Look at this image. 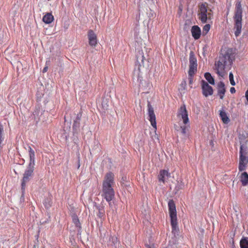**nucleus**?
I'll return each instance as SVG.
<instances>
[{
    "label": "nucleus",
    "instance_id": "obj_7",
    "mask_svg": "<svg viewBox=\"0 0 248 248\" xmlns=\"http://www.w3.org/2000/svg\"><path fill=\"white\" fill-rule=\"evenodd\" d=\"M177 116L178 118L182 120L184 124H189V121L188 117V112L185 104L181 106L178 109Z\"/></svg>",
    "mask_w": 248,
    "mask_h": 248
},
{
    "label": "nucleus",
    "instance_id": "obj_9",
    "mask_svg": "<svg viewBox=\"0 0 248 248\" xmlns=\"http://www.w3.org/2000/svg\"><path fill=\"white\" fill-rule=\"evenodd\" d=\"M202 94L205 97L211 95L213 93V88L203 80L202 81Z\"/></svg>",
    "mask_w": 248,
    "mask_h": 248
},
{
    "label": "nucleus",
    "instance_id": "obj_17",
    "mask_svg": "<svg viewBox=\"0 0 248 248\" xmlns=\"http://www.w3.org/2000/svg\"><path fill=\"white\" fill-rule=\"evenodd\" d=\"M54 20V16L51 13H47L43 17V21L46 24L51 23Z\"/></svg>",
    "mask_w": 248,
    "mask_h": 248
},
{
    "label": "nucleus",
    "instance_id": "obj_1",
    "mask_svg": "<svg viewBox=\"0 0 248 248\" xmlns=\"http://www.w3.org/2000/svg\"><path fill=\"white\" fill-rule=\"evenodd\" d=\"M232 51L229 49L220 54L218 61L215 63L216 73L219 76L224 77L227 71L231 69L232 63Z\"/></svg>",
    "mask_w": 248,
    "mask_h": 248
},
{
    "label": "nucleus",
    "instance_id": "obj_34",
    "mask_svg": "<svg viewBox=\"0 0 248 248\" xmlns=\"http://www.w3.org/2000/svg\"><path fill=\"white\" fill-rule=\"evenodd\" d=\"M189 78H188V79H189V84H192V83H193V76H188Z\"/></svg>",
    "mask_w": 248,
    "mask_h": 248
},
{
    "label": "nucleus",
    "instance_id": "obj_28",
    "mask_svg": "<svg viewBox=\"0 0 248 248\" xmlns=\"http://www.w3.org/2000/svg\"><path fill=\"white\" fill-rule=\"evenodd\" d=\"M229 80L230 83L232 86H234L235 85V82L233 78V75L232 72H230L229 74Z\"/></svg>",
    "mask_w": 248,
    "mask_h": 248
},
{
    "label": "nucleus",
    "instance_id": "obj_29",
    "mask_svg": "<svg viewBox=\"0 0 248 248\" xmlns=\"http://www.w3.org/2000/svg\"><path fill=\"white\" fill-rule=\"evenodd\" d=\"M35 161L30 160V163L28 166V170H33L34 169Z\"/></svg>",
    "mask_w": 248,
    "mask_h": 248
},
{
    "label": "nucleus",
    "instance_id": "obj_24",
    "mask_svg": "<svg viewBox=\"0 0 248 248\" xmlns=\"http://www.w3.org/2000/svg\"><path fill=\"white\" fill-rule=\"evenodd\" d=\"M29 155L30 156V160L35 161V153L30 146L29 147Z\"/></svg>",
    "mask_w": 248,
    "mask_h": 248
},
{
    "label": "nucleus",
    "instance_id": "obj_6",
    "mask_svg": "<svg viewBox=\"0 0 248 248\" xmlns=\"http://www.w3.org/2000/svg\"><path fill=\"white\" fill-rule=\"evenodd\" d=\"M188 76H193L197 71V60L193 51L189 53Z\"/></svg>",
    "mask_w": 248,
    "mask_h": 248
},
{
    "label": "nucleus",
    "instance_id": "obj_18",
    "mask_svg": "<svg viewBox=\"0 0 248 248\" xmlns=\"http://www.w3.org/2000/svg\"><path fill=\"white\" fill-rule=\"evenodd\" d=\"M145 57L142 50L139 51L137 54V61L140 65H143Z\"/></svg>",
    "mask_w": 248,
    "mask_h": 248
},
{
    "label": "nucleus",
    "instance_id": "obj_3",
    "mask_svg": "<svg viewBox=\"0 0 248 248\" xmlns=\"http://www.w3.org/2000/svg\"><path fill=\"white\" fill-rule=\"evenodd\" d=\"M242 8L240 1H237L235 4V11L234 16V34L236 37L238 36L241 32Z\"/></svg>",
    "mask_w": 248,
    "mask_h": 248
},
{
    "label": "nucleus",
    "instance_id": "obj_13",
    "mask_svg": "<svg viewBox=\"0 0 248 248\" xmlns=\"http://www.w3.org/2000/svg\"><path fill=\"white\" fill-rule=\"evenodd\" d=\"M217 94L220 99H223L226 92L225 84L222 81H220L217 85Z\"/></svg>",
    "mask_w": 248,
    "mask_h": 248
},
{
    "label": "nucleus",
    "instance_id": "obj_10",
    "mask_svg": "<svg viewBox=\"0 0 248 248\" xmlns=\"http://www.w3.org/2000/svg\"><path fill=\"white\" fill-rule=\"evenodd\" d=\"M87 35L89 45L92 47H95L97 44L96 34L92 30H90L88 31Z\"/></svg>",
    "mask_w": 248,
    "mask_h": 248
},
{
    "label": "nucleus",
    "instance_id": "obj_2",
    "mask_svg": "<svg viewBox=\"0 0 248 248\" xmlns=\"http://www.w3.org/2000/svg\"><path fill=\"white\" fill-rule=\"evenodd\" d=\"M239 139L240 143L239 170H244L248 163V133L242 131L240 133Z\"/></svg>",
    "mask_w": 248,
    "mask_h": 248
},
{
    "label": "nucleus",
    "instance_id": "obj_15",
    "mask_svg": "<svg viewBox=\"0 0 248 248\" xmlns=\"http://www.w3.org/2000/svg\"><path fill=\"white\" fill-rule=\"evenodd\" d=\"M191 33L195 39H199L201 34V29L198 26H193L191 28Z\"/></svg>",
    "mask_w": 248,
    "mask_h": 248
},
{
    "label": "nucleus",
    "instance_id": "obj_35",
    "mask_svg": "<svg viewBox=\"0 0 248 248\" xmlns=\"http://www.w3.org/2000/svg\"><path fill=\"white\" fill-rule=\"evenodd\" d=\"M236 92V90L235 89V88L234 87H231V89H230V92L232 93H235Z\"/></svg>",
    "mask_w": 248,
    "mask_h": 248
},
{
    "label": "nucleus",
    "instance_id": "obj_19",
    "mask_svg": "<svg viewBox=\"0 0 248 248\" xmlns=\"http://www.w3.org/2000/svg\"><path fill=\"white\" fill-rule=\"evenodd\" d=\"M82 114L81 113H79L77 114L76 119L74 121L73 128L74 129H76L79 127L80 126V121L81 120Z\"/></svg>",
    "mask_w": 248,
    "mask_h": 248
},
{
    "label": "nucleus",
    "instance_id": "obj_30",
    "mask_svg": "<svg viewBox=\"0 0 248 248\" xmlns=\"http://www.w3.org/2000/svg\"><path fill=\"white\" fill-rule=\"evenodd\" d=\"M73 222L76 225L78 226L79 224V219L77 216H73L72 217Z\"/></svg>",
    "mask_w": 248,
    "mask_h": 248
},
{
    "label": "nucleus",
    "instance_id": "obj_4",
    "mask_svg": "<svg viewBox=\"0 0 248 248\" xmlns=\"http://www.w3.org/2000/svg\"><path fill=\"white\" fill-rule=\"evenodd\" d=\"M169 211L170 217V224L172 232H175L179 231L177 226V218L175 204L172 200L169 201L168 202Z\"/></svg>",
    "mask_w": 248,
    "mask_h": 248
},
{
    "label": "nucleus",
    "instance_id": "obj_31",
    "mask_svg": "<svg viewBox=\"0 0 248 248\" xmlns=\"http://www.w3.org/2000/svg\"><path fill=\"white\" fill-rule=\"evenodd\" d=\"M210 29V25L209 24H206L203 28V32L207 33Z\"/></svg>",
    "mask_w": 248,
    "mask_h": 248
},
{
    "label": "nucleus",
    "instance_id": "obj_21",
    "mask_svg": "<svg viewBox=\"0 0 248 248\" xmlns=\"http://www.w3.org/2000/svg\"><path fill=\"white\" fill-rule=\"evenodd\" d=\"M241 182L244 186L248 184V174L246 171H244L242 173L241 175Z\"/></svg>",
    "mask_w": 248,
    "mask_h": 248
},
{
    "label": "nucleus",
    "instance_id": "obj_38",
    "mask_svg": "<svg viewBox=\"0 0 248 248\" xmlns=\"http://www.w3.org/2000/svg\"><path fill=\"white\" fill-rule=\"evenodd\" d=\"M79 154H78V161L79 162Z\"/></svg>",
    "mask_w": 248,
    "mask_h": 248
},
{
    "label": "nucleus",
    "instance_id": "obj_27",
    "mask_svg": "<svg viewBox=\"0 0 248 248\" xmlns=\"http://www.w3.org/2000/svg\"><path fill=\"white\" fill-rule=\"evenodd\" d=\"M3 131V126L0 123V145H1V143L4 140V138L2 137Z\"/></svg>",
    "mask_w": 248,
    "mask_h": 248
},
{
    "label": "nucleus",
    "instance_id": "obj_26",
    "mask_svg": "<svg viewBox=\"0 0 248 248\" xmlns=\"http://www.w3.org/2000/svg\"><path fill=\"white\" fill-rule=\"evenodd\" d=\"M113 185H109L108 184H107V183H103L102 184V190L113 189Z\"/></svg>",
    "mask_w": 248,
    "mask_h": 248
},
{
    "label": "nucleus",
    "instance_id": "obj_36",
    "mask_svg": "<svg viewBox=\"0 0 248 248\" xmlns=\"http://www.w3.org/2000/svg\"><path fill=\"white\" fill-rule=\"evenodd\" d=\"M47 69H48V67H47V66H46V67H45L44 68L43 70V73H45V72H46L47 71Z\"/></svg>",
    "mask_w": 248,
    "mask_h": 248
},
{
    "label": "nucleus",
    "instance_id": "obj_8",
    "mask_svg": "<svg viewBox=\"0 0 248 248\" xmlns=\"http://www.w3.org/2000/svg\"><path fill=\"white\" fill-rule=\"evenodd\" d=\"M148 114L149 116V120L151 123L152 126L155 129H156V117L154 113V110L152 105L149 102L148 103Z\"/></svg>",
    "mask_w": 248,
    "mask_h": 248
},
{
    "label": "nucleus",
    "instance_id": "obj_25",
    "mask_svg": "<svg viewBox=\"0 0 248 248\" xmlns=\"http://www.w3.org/2000/svg\"><path fill=\"white\" fill-rule=\"evenodd\" d=\"M189 127V124H185L184 125H181L180 127L181 130V132L182 134L185 135L186 133V130Z\"/></svg>",
    "mask_w": 248,
    "mask_h": 248
},
{
    "label": "nucleus",
    "instance_id": "obj_11",
    "mask_svg": "<svg viewBox=\"0 0 248 248\" xmlns=\"http://www.w3.org/2000/svg\"><path fill=\"white\" fill-rule=\"evenodd\" d=\"M102 196L108 202H110L114 197V189L102 190Z\"/></svg>",
    "mask_w": 248,
    "mask_h": 248
},
{
    "label": "nucleus",
    "instance_id": "obj_20",
    "mask_svg": "<svg viewBox=\"0 0 248 248\" xmlns=\"http://www.w3.org/2000/svg\"><path fill=\"white\" fill-rule=\"evenodd\" d=\"M219 116L223 123L227 124L230 122L226 113L224 110H220Z\"/></svg>",
    "mask_w": 248,
    "mask_h": 248
},
{
    "label": "nucleus",
    "instance_id": "obj_16",
    "mask_svg": "<svg viewBox=\"0 0 248 248\" xmlns=\"http://www.w3.org/2000/svg\"><path fill=\"white\" fill-rule=\"evenodd\" d=\"M170 177V173L169 171H160L158 175V178L160 182L164 183L169 177Z\"/></svg>",
    "mask_w": 248,
    "mask_h": 248
},
{
    "label": "nucleus",
    "instance_id": "obj_23",
    "mask_svg": "<svg viewBox=\"0 0 248 248\" xmlns=\"http://www.w3.org/2000/svg\"><path fill=\"white\" fill-rule=\"evenodd\" d=\"M241 248H248V238H244L240 242Z\"/></svg>",
    "mask_w": 248,
    "mask_h": 248
},
{
    "label": "nucleus",
    "instance_id": "obj_14",
    "mask_svg": "<svg viewBox=\"0 0 248 248\" xmlns=\"http://www.w3.org/2000/svg\"><path fill=\"white\" fill-rule=\"evenodd\" d=\"M106 183L109 185H114V175L112 172L107 173L105 176L103 183Z\"/></svg>",
    "mask_w": 248,
    "mask_h": 248
},
{
    "label": "nucleus",
    "instance_id": "obj_22",
    "mask_svg": "<svg viewBox=\"0 0 248 248\" xmlns=\"http://www.w3.org/2000/svg\"><path fill=\"white\" fill-rule=\"evenodd\" d=\"M204 77L205 79L208 81L209 83H210L212 85L215 84V80L214 78L211 76V74L206 72L204 74Z\"/></svg>",
    "mask_w": 248,
    "mask_h": 248
},
{
    "label": "nucleus",
    "instance_id": "obj_39",
    "mask_svg": "<svg viewBox=\"0 0 248 248\" xmlns=\"http://www.w3.org/2000/svg\"><path fill=\"white\" fill-rule=\"evenodd\" d=\"M148 248H152L150 246H148Z\"/></svg>",
    "mask_w": 248,
    "mask_h": 248
},
{
    "label": "nucleus",
    "instance_id": "obj_5",
    "mask_svg": "<svg viewBox=\"0 0 248 248\" xmlns=\"http://www.w3.org/2000/svg\"><path fill=\"white\" fill-rule=\"evenodd\" d=\"M199 19L203 23H205L208 20L211 19L212 16V11L208 7L206 2L202 3L199 6Z\"/></svg>",
    "mask_w": 248,
    "mask_h": 248
},
{
    "label": "nucleus",
    "instance_id": "obj_37",
    "mask_svg": "<svg viewBox=\"0 0 248 248\" xmlns=\"http://www.w3.org/2000/svg\"><path fill=\"white\" fill-rule=\"evenodd\" d=\"M245 96H246L247 100V101L248 102V90H247L246 91V93H245Z\"/></svg>",
    "mask_w": 248,
    "mask_h": 248
},
{
    "label": "nucleus",
    "instance_id": "obj_32",
    "mask_svg": "<svg viewBox=\"0 0 248 248\" xmlns=\"http://www.w3.org/2000/svg\"><path fill=\"white\" fill-rule=\"evenodd\" d=\"M97 216L99 217L102 218L104 216V211L103 210L99 209L98 210V213L97 214Z\"/></svg>",
    "mask_w": 248,
    "mask_h": 248
},
{
    "label": "nucleus",
    "instance_id": "obj_12",
    "mask_svg": "<svg viewBox=\"0 0 248 248\" xmlns=\"http://www.w3.org/2000/svg\"><path fill=\"white\" fill-rule=\"evenodd\" d=\"M32 172L33 171H27L24 174L21 183V189L23 193L25 191L26 183L28 182L32 176Z\"/></svg>",
    "mask_w": 248,
    "mask_h": 248
},
{
    "label": "nucleus",
    "instance_id": "obj_33",
    "mask_svg": "<svg viewBox=\"0 0 248 248\" xmlns=\"http://www.w3.org/2000/svg\"><path fill=\"white\" fill-rule=\"evenodd\" d=\"M186 83L185 80H184L183 81H182V82L181 84V86L184 88V89H186Z\"/></svg>",
    "mask_w": 248,
    "mask_h": 248
}]
</instances>
